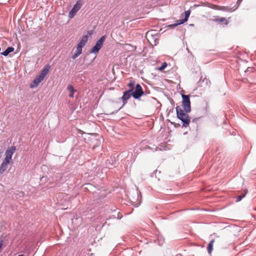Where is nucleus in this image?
Listing matches in <instances>:
<instances>
[{"label":"nucleus","instance_id":"nucleus-1","mask_svg":"<svg viewBox=\"0 0 256 256\" xmlns=\"http://www.w3.org/2000/svg\"><path fill=\"white\" fill-rule=\"evenodd\" d=\"M50 66H46L40 72V74L37 76L33 81V84H31L30 86V88H34L35 86H37L38 84L42 82L46 74L49 72Z\"/></svg>","mask_w":256,"mask_h":256},{"label":"nucleus","instance_id":"nucleus-2","mask_svg":"<svg viewBox=\"0 0 256 256\" xmlns=\"http://www.w3.org/2000/svg\"><path fill=\"white\" fill-rule=\"evenodd\" d=\"M105 39V36H102L99 40H98L95 46H94L90 50V52L94 54L98 53L99 50L102 48Z\"/></svg>","mask_w":256,"mask_h":256},{"label":"nucleus","instance_id":"nucleus-3","mask_svg":"<svg viewBox=\"0 0 256 256\" xmlns=\"http://www.w3.org/2000/svg\"><path fill=\"white\" fill-rule=\"evenodd\" d=\"M182 106L185 112H190V102L189 96L187 95L182 94Z\"/></svg>","mask_w":256,"mask_h":256},{"label":"nucleus","instance_id":"nucleus-4","mask_svg":"<svg viewBox=\"0 0 256 256\" xmlns=\"http://www.w3.org/2000/svg\"><path fill=\"white\" fill-rule=\"evenodd\" d=\"M178 118L183 122V126L186 127L188 126L190 118L188 113H176Z\"/></svg>","mask_w":256,"mask_h":256},{"label":"nucleus","instance_id":"nucleus-5","mask_svg":"<svg viewBox=\"0 0 256 256\" xmlns=\"http://www.w3.org/2000/svg\"><path fill=\"white\" fill-rule=\"evenodd\" d=\"M82 2L81 0H78L76 4L74 5L72 8L70 10L68 14V16L70 18H72L78 12V10L82 6Z\"/></svg>","mask_w":256,"mask_h":256},{"label":"nucleus","instance_id":"nucleus-6","mask_svg":"<svg viewBox=\"0 0 256 256\" xmlns=\"http://www.w3.org/2000/svg\"><path fill=\"white\" fill-rule=\"evenodd\" d=\"M132 96L134 98H140L143 94L144 92L142 89V88L139 84H137L136 86V90L134 92H132Z\"/></svg>","mask_w":256,"mask_h":256},{"label":"nucleus","instance_id":"nucleus-7","mask_svg":"<svg viewBox=\"0 0 256 256\" xmlns=\"http://www.w3.org/2000/svg\"><path fill=\"white\" fill-rule=\"evenodd\" d=\"M16 150V148L14 146L8 147L7 150L6 151L4 158L5 160H7L9 161H12V156L13 155L14 152Z\"/></svg>","mask_w":256,"mask_h":256},{"label":"nucleus","instance_id":"nucleus-8","mask_svg":"<svg viewBox=\"0 0 256 256\" xmlns=\"http://www.w3.org/2000/svg\"><path fill=\"white\" fill-rule=\"evenodd\" d=\"M190 10H186L184 12V18L183 19V20H177V23L176 24H174L172 25H171L170 26H178V25L179 24H184V22H186L189 16H190Z\"/></svg>","mask_w":256,"mask_h":256},{"label":"nucleus","instance_id":"nucleus-9","mask_svg":"<svg viewBox=\"0 0 256 256\" xmlns=\"http://www.w3.org/2000/svg\"><path fill=\"white\" fill-rule=\"evenodd\" d=\"M132 90H128L125 91L124 92V94L122 97L123 103L122 106H124L127 100L131 97V96L132 95Z\"/></svg>","mask_w":256,"mask_h":256},{"label":"nucleus","instance_id":"nucleus-10","mask_svg":"<svg viewBox=\"0 0 256 256\" xmlns=\"http://www.w3.org/2000/svg\"><path fill=\"white\" fill-rule=\"evenodd\" d=\"M10 161L4 159L2 164L0 166V174H2L8 168V164L10 163Z\"/></svg>","mask_w":256,"mask_h":256},{"label":"nucleus","instance_id":"nucleus-11","mask_svg":"<svg viewBox=\"0 0 256 256\" xmlns=\"http://www.w3.org/2000/svg\"><path fill=\"white\" fill-rule=\"evenodd\" d=\"M82 46H80L78 44L76 47V50L72 57L73 60L76 59L78 56H79L82 54Z\"/></svg>","mask_w":256,"mask_h":256},{"label":"nucleus","instance_id":"nucleus-12","mask_svg":"<svg viewBox=\"0 0 256 256\" xmlns=\"http://www.w3.org/2000/svg\"><path fill=\"white\" fill-rule=\"evenodd\" d=\"M88 35L83 36L78 45L82 46V48L84 47L88 40Z\"/></svg>","mask_w":256,"mask_h":256},{"label":"nucleus","instance_id":"nucleus-13","mask_svg":"<svg viewBox=\"0 0 256 256\" xmlns=\"http://www.w3.org/2000/svg\"><path fill=\"white\" fill-rule=\"evenodd\" d=\"M122 216V214L120 212L119 210L117 208L113 210V219L116 218L117 220L120 219Z\"/></svg>","mask_w":256,"mask_h":256},{"label":"nucleus","instance_id":"nucleus-14","mask_svg":"<svg viewBox=\"0 0 256 256\" xmlns=\"http://www.w3.org/2000/svg\"><path fill=\"white\" fill-rule=\"evenodd\" d=\"M214 21L216 22H221L225 25H227L228 24V20L224 18H218V16H217L214 19Z\"/></svg>","mask_w":256,"mask_h":256},{"label":"nucleus","instance_id":"nucleus-15","mask_svg":"<svg viewBox=\"0 0 256 256\" xmlns=\"http://www.w3.org/2000/svg\"><path fill=\"white\" fill-rule=\"evenodd\" d=\"M67 90L70 92L69 96L70 98H73L74 93L76 91V90L74 89L73 86L72 85L68 86Z\"/></svg>","mask_w":256,"mask_h":256},{"label":"nucleus","instance_id":"nucleus-16","mask_svg":"<svg viewBox=\"0 0 256 256\" xmlns=\"http://www.w3.org/2000/svg\"><path fill=\"white\" fill-rule=\"evenodd\" d=\"M214 242V240H210V243L208 244V251L209 254H210L212 253V252L213 250V244Z\"/></svg>","mask_w":256,"mask_h":256},{"label":"nucleus","instance_id":"nucleus-17","mask_svg":"<svg viewBox=\"0 0 256 256\" xmlns=\"http://www.w3.org/2000/svg\"><path fill=\"white\" fill-rule=\"evenodd\" d=\"M14 50V48L12 47H8L6 50L2 53V54L7 56L10 52H12Z\"/></svg>","mask_w":256,"mask_h":256},{"label":"nucleus","instance_id":"nucleus-18","mask_svg":"<svg viewBox=\"0 0 256 256\" xmlns=\"http://www.w3.org/2000/svg\"><path fill=\"white\" fill-rule=\"evenodd\" d=\"M215 8L218 10H223V11H227L228 10V8L227 7H226L224 6H215Z\"/></svg>","mask_w":256,"mask_h":256},{"label":"nucleus","instance_id":"nucleus-19","mask_svg":"<svg viewBox=\"0 0 256 256\" xmlns=\"http://www.w3.org/2000/svg\"><path fill=\"white\" fill-rule=\"evenodd\" d=\"M246 193H247V192H245V193L242 195H240V196H236V202H238L240 201L246 196Z\"/></svg>","mask_w":256,"mask_h":256},{"label":"nucleus","instance_id":"nucleus-20","mask_svg":"<svg viewBox=\"0 0 256 256\" xmlns=\"http://www.w3.org/2000/svg\"><path fill=\"white\" fill-rule=\"evenodd\" d=\"M167 66H168L167 63L166 62H164L162 64V65L158 68V70L160 71H162Z\"/></svg>","mask_w":256,"mask_h":256},{"label":"nucleus","instance_id":"nucleus-21","mask_svg":"<svg viewBox=\"0 0 256 256\" xmlns=\"http://www.w3.org/2000/svg\"><path fill=\"white\" fill-rule=\"evenodd\" d=\"M128 86L129 88H130V90H132V92L134 89V82H130L128 84Z\"/></svg>","mask_w":256,"mask_h":256},{"label":"nucleus","instance_id":"nucleus-22","mask_svg":"<svg viewBox=\"0 0 256 256\" xmlns=\"http://www.w3.org/2000/svg\"><path fill=\"white\" fill-rule=\"evenodd\" d=\"M132 202L134 203L132 204L133 205H134L136 207H138L140 206V200L138 202H133L132 201Z\"/></svg>","mask_w":256,"mask_h":256},{"label":"nucleus","instance_id":"nucleus-23","mask_svg":"<svg viewBox=\"0 0 256 256\" xmlns=\"http://www.w3.org/2000/svg\"><path fill=\"white\" fill-rule=\"evenodd\" d=\"M2 242H0V248H2Z\"/></svg>","mask_w":256,"mask_h":256},{"label":"nucleus","instance_id":"nucleus-24","mask_svg":"<svg viewBox=\"0 0 256 256\" xmlns=\"http://www.w3.org/2000/svg\"><path fill=\"white\" fill-rule=\"evenodd\" d=\"M136 196L138 198V192H136Z\"/></svg>","mask_w":256,"mask_h":256},{"label":"nucleus","instance_id":"nucleus-25","mask_svg":"<svg viewBox=\"0 0 256 256\" xmlns=\"http://www.w3.org/2000/svg\"><path fill=\"white\" fill-rule=\"evenodd\" d=\"M88 34H89L90 35H91V34H91L90 32H88Z\"/></svg>","mask_w":256,"mask_h":256}]
</instances>
